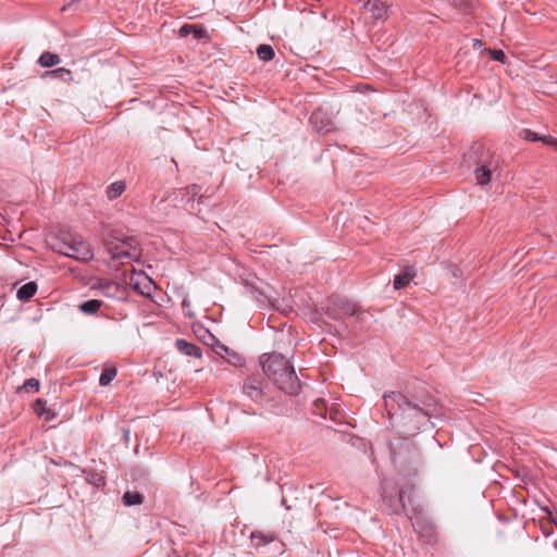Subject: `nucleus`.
Instances as JSON below:
<instances>
[{
    "label": "nucleus",
    "mask_w": 557,
    "mask_h": 557,
    "mask_svg": "<svg viewBox=\"0 0 557 557\" xmlns=\"http://www.w3.org/2000/svg\"><path fill=\"white\" fill-rule=\"evenodd\" d=\"M24 387L26 389L32 388L34 391H38L39 389V381L36 379H29L25 382Z\"/></svg>",
    "instance_id": "nucleus-26"
},
{
    "label": "nucleus",
    "mask_w": 557,
    "mask_h": 557,
    "mask_svg": "<svg viewBox=\"0 0 557 557\" xmlns=\"http://www.w3.org/2000/svg\"><path fill=\"white\" fill-rule=\"evenodd\" d=\"M131 285L141 296H150L156 288L152 280L143 272L132 275Z\"/></svg>",
    "instance_id": "nucleus-6"
},
{
    "label": "nucleus",
    "mask_w": 557,
    "mask_h": 557,
    "mask_svg": "<svg viewBox=\"0 0 557 557\" xmlns=\"http://www.w3.org/2000/svg\"><path fill=\"white\" fill-rule=\"evenodd\" d=\"M117 371L113 367H107L103 369L99 377V384L101 386H108L116 376Z\"/></svg>",
    "instance_id": "nucleus-16"
},
{
    "label": "nucleus",
    "mask_w": 557,
    "mask_h": 557,
    "mask_svg": "<svg viewBox=\"0 0 557 557\" xmlns=\"http://www.w3.org/2000/svg\"><path fill=\"white\" fill-rule=\"evenodd\" d=\"M329 314L334 319L344 320L346 318L356 317L357 320H362L366 315L360 311L356 304L339 297H332L327 307Z\"/></svg>",
    "instance_id": "nucleus-4"
},
{
    "label": "nucleus",
    "mask_w": 557,
    "mask_h": 557,
    "mask_svg": "<svg viewBox=\"0 0 557 557\" xmlns=\"http://www.w3.org/2000/svg\"><path fill=\"white\" fill-rule=\"evenodd\" d=\"M481 45V41L479 39H475L474 40V46H480Z\"/></svg>",
    "instance_id": "nucleus-33"
},
{
    "label": "nucleus",
    "mask_w": 557,
    "mask_h": 557,
    "mask_svg": "<svg viewBox=\"0 0 557 557\" xmlns=\"http://www.w3.org/2000/svg\"><path fill=\"white\" fill-rule=\"evenodd\" d=\"M125 190V183L122 181L114 182L110 184L107 188V196L109 199L113 200L120 197Z\"/></svg>",
    "instance_id": "nucleus-15"
},
{
    "label": "nucleus",
    "mask_w": 557,
    "mask_h": 557,
    "mask_svg": "<svg viewBox=\"0 0 557 557\" xmlns=\"http://www.w3.org/2000/svg\"><path fill=\"white\" fill-rule=\"evenodd\" d=\"M363 9L375 21L384 20L387 14V7L381 0H366Z\"/></svg>",
    "instance_id": "nucleus-7"
},
{
    "label": "nucleus",
    "mask_w": 557,
    "mask_h": 557,
    "mask_svg": "<svg viewBox=\"0 0 557 557\" xmlns=\"http://www.w3.org/2000/svg\"><path fill=\"white\" fill-rule=\"evenodd\" d=\"M261 366L264 374L284 393L296 395L300 391L295 369L282 354L262 356Z\"/></svg>",
    "instance_id": "nucleus-2"
},
{
    "label": "nucleus",
    "mask_w": 557,
    "mask_h": 557,
    "mask_svg": "<svg viewBox=\"0 0 557 557\" xmlns=\"http://www.w3.org/2000/svg\"><path fill=\"white\" fill-rule=\"evenodd\" d=\"M194 28H195V25L185 24L181 27L180 32L182 35H187V34H190Z\"/></svg>",
    "instance_id": "nucleus-27"
},
{
    "label": "nucleus",
    "mask_w": 557,
    "mask_h": 557,
    "mask_svg": "<svg viewBox=\"0 0 557 557\" xmlns=\"http://www.w3.org/2000/svg\"><path fill=\"white\" fill-rule=\"evenodd\" d=\"M113 258L119 259L122 263L126 261H131L133 259L132 255L128 251H121L113 256Z\"/></svg>",
    "instance_id": "nucleus-24"
},
{
    "label": "nucleus",
    "mask_w": 557,
    "mask_h": 557,
    "mask_svg": "<svg viewBox=\"0 0 557 557\" xmlns=\"http://www.w3.org/2000/svg\"><path fill=\"white\" fill-rule=\"evenodd\" d=\"M47 74H55V75L62 76L63 74H70V71H67V70H65L63 67H60V69H57L54 71H50Z\"/></svg>",
    "instance_id": "nucleus-28"
},
{
    "label": "nucleus",
    "mask_w": 557,
    "mask_h": 557,
    "mask_svg": "<svg viewBox=\"0 0 557 557\" xmlns=\"http://www.w3.org/2000/svg\"><path fill=\"white\" fill-rule=\"evenodd\" d=\"M406 491L405 490H401L399 492V500L401 503V507L406 510V502H405V497H406Z\"/></svg>",
    "instance_id": "nucleus-30"
},
{
    "label": "nucleus",
    "mask_w": 557,
    "mask_h": 557,
    "mask_svg": "<svg viewBox=\"0 0 557 557\" xmlns=\"http://www.w3.org/2000/svg\"><path fill=\"white\" fill-rule=\"evenodd\" d=\"M541 141H543V143H545V144H549V145H554V144H556V140H555L553 137H550V136H547V137H546V136H544V137H542Z\"/></svg>",
    "instance_id": "nucleus-31"
},
{
    "label": "nucleus",
    "mask_w": 557,
    "mask_h": 557,
    "mask_svg": "<svg viewBox=\"0 0 557 557\" xmlns=\"http://www.w3.org/2000/svg\"><path fill=\"white\" fill-rule=\"evenodd\" d=\"M243 394L256 404L265 397V384L259 374L248 376L243 384Z\"/></svg>",
    "instance_id": "nucleus-5"
},
{
    "label": "nucleus",
    "mask_w": 557,
    "mask_h": 557,
    "mask_svg": "<svg viewBox=\"0 0 557 557\" xmlns=\"http://www.w3.org/2000/svg\"><path fill=\"white\" fill-rule=\"evenodd\" d=\"M38 63L44 67H52L60 63V57L57 53L46 51L39 57Z\"/></svg>",
    "instance_id": "nucleus-14"
},
{
    "label": "nucleus",
    "mask_w": 557,
    "mask_h": 557,
    "mask_svg": "<svg viewBox=\"0 0 557 557\" xmlns=\"http://www.w3.org/2000/svg\"><path fill=\"white\" fill-rule=\"evenodd\" d=\"M257 55L262 61H270L274 58V50L269 45H260L257 48Z\"/></svg>",
    "instance_id": "nucleus-19"
},
{
    "label": "nucleus",
    "mask_w": 557,
    "mask_h": 557,
    "mask_svg": "<svg viewBox=\"0 0 557 557\" xmlns=\"http://www.w3.org/2000/svg\"><path fill=\"white\" fill-rule=\"evenodd\" d=\"M35 411L38 416L44 417L46 420H52L54 418V412L46 407V403L41 399H38L35 405Z\"/></svg>",
    "instance_id": "nucleus-18"
},
{
    "label": "nucleus",
    "mask_w": 557,
    "mask_h": 557,
    "mask_svg": "<svg viewBox=\"0 0 557 557\" xmlns=\"http://www.w3.org/2000/svg\"><path fill=\"white\" fill-rule=\"evenodd\" d=\"M383 398L388 414H399L408 433L413 435L430 423L433 410L418 407L399 393L386 394Z\"/></svg>",
    "instance_id": "nucleus-1"
},
{
    "label": "nucleus",
    "mask_w": 557,
    "mask_h": 557,
    "mask_svg": "<svg viewBox=\"0 0 557 557\" xmlns=\"http://www.w3.org/2000/svg\"><path fill=\"white\" fill-rule=\"evenodd\" d=\"M416 271L413 268L407 267L404 269V271L395 276L394 280V288L400 289L406 287L410 281L414 277Z\"/></svg>",
    "instance_id": "nucleus-10"
},
{
    "label": "nucleus",
    "mask_w": 557,
    "mask_h": 557,
    "mask_svg": "<svg viewBox=\"0 0 557 557\" xmlns=\"http://www.w3.org/2000/svg\"><path fill=\"white\" fill-rule=\"evenodd\" d=\"M49 246L53 251L77 261L87 262L94 257V251L89 244L75 234L65 233L51 237Z\"/></svg>",
    "instance_id": "nucleus-3"
},
{
    "label": "nucleus",
    "mask_w": 557,
    "mask_h": 557,
    "mask_svg": "<svg viewBox=\"0 0 557 557\" xmlns=\"http://www.w3.org/2000/svg\"><path fill=\"white\" fill-rule=\"evenodd\" d=\"M524 138L531 141H541L542 136H539L536 133L525 129L524 131Z\"/></svg>",
    "instance_id": "nucleus-25"
},
{
    "label": "nucleus",
    "mask_w": 557,
    "mask_h": 557,
    "mask_svg": "<svg viewBox=\"0 0 557 557\" xmlns=\"http://www.w3.org/2000/svg\"><path fill=\"white\" fill-rule=\"evenodd\" d=\"M175 346H176L177 350L185 356H190V357H196V358H199L201 356L200 347H198L191 343H188L185 339H177L175 343Z\"/></svg>",
    "instance_id": "nucleus-9"
},
{
    "label": "nucleus",
    "mask_w": 557,
    "mask_h": 557,
    "mask_svg": "<svg viewBox=\"0 0 557 557\" xmlns=\"http://www.w3.org/2000/svg\"><path fill=\"white\" fill-rule=\"evenodd\" d=\"M37 292V284L28 282L17 289L16 297L21 301H28Z\"/></svg>",
    "instance_id": "nucleus-11"
},
{
    "label": "nucleus",
    "mask_w": 557,
    "mask_h": 557,
    "mask_svg": "<svg viewBox=\"0 0 557 557\" xmlns=\"http://www.w3.org/2000/svg\"><path fill=\"white\" fill-rule=\"evenodd\" d=\"M123 503L125 506H135L143 503V496L136 492H126L123 495Z\"/></svg>",
    "instance_id": "nucleus-20"
},
{
    "label": "nucleus",
    "mask_w": 557,
    "mask_h": 557,
    "mask_svg": "<svg viewBox=\"0 0 557 557\" xmlns=\"http://www.w3.org/2000/svg\"><path fill=\"white\" fill-rule=\"evenodd\" d=\"M183 306H184V307L189 306L188 300H187L186 298L183 300Z\"/></svg>",
    "instance_id": "nucleus-32"
},
{
    "label": "nucleus",
    "mask_w": 557,
    "mask_h": 557,
    "mask_svg": "<svg viewBox=\"0 0 557 557\" xmlns=\"http://www.w3.org/2000/svg\"><path fill=\"white\" fill-rule=\"evenodd\" d=\"M191 33H194V36H195L196 38H202V36H203V34H205L203 29H201V28H199V27H197V26H195V28L193 29V32H191Z\"/></svg>",
    "instance_id": "nucleus-29"
},
{
    "label": "nucleus",
    "mask_w": 557,
    "mask_h": 557,
    "mask_svg": "<svg viewBox=\"0 0 557 557\" xmlns=\"http://www.w3.org/2000/svg\"><path fill=\"white\" fill-rule=\"evenodd\" d=\"M251 540L253 541L256 546L265 545L273 541V537L271 535H265L262 533H252Z\"/></svg>",
    "instance_id": "nucleus-21"
},
{
    "label": "nucleus",
    "mask_w": 557,
    "mask_h": 557,
    "mask_svg": "<svg viewBox=\"0 0 557 557\" xmlns=\"http://www.w3.org/2000/svg\"><path fill=\"white\" fill-rule=\"evenodd\" d=\"M103 295L109 298H122L123 289L119 283L110 282L107 283L103 287Z\"/></svg>",
    "instance_id": "nucleus-12"
},
{
    "label": "nucleus",
    "mask_w": 557,
    "mask_h": 557,
    "mask_svg": "<svg viewBox=\"0 0 557 557\" xmlns=\"http://www.w3.org/2000/svg\"><path fill=\"white\" fill-rule=\"evenodd\" d=\"M412 525L422 536H429L431 534V528L429 525H421L418 519L412 522Z\"/></svg>",
    "instance_id": "nucleus-22"
},
{
    "label": "nucleus",
    "mask_w": 557,
    "mask_h": 557,
    "mask_svg": "<svg viewBox=\"0 0 557 557\" xmlns=\"http://www.w3.org/2000/svg\"><path fill=\"white\" fill-rule=\"evenodd\" d=\"M310 122L318 132H330L333 128L332 119L322 110L313 111Z\"/></svg>",
    "instance_id": "nucleus-8"
},
{
    "label": "nucleus",
    "mask_w": 557,
    "mask_h": 557,
    "mask_svg": "<svg viewBox=\"0 0 557 557\" xmlns=\"http://www.w3.org/2000/svg\"><path fill=\"white\" fill-rule=\"evenodd\" d=\"M493 60L504 63L506 55L503 50H487Z\"/></svg>",
    "instance_id": "nucleus-23"
},
{
    "label": "nucleus",
    "mask_w": 557,
    "mask_h": 557,
    "mask_svg": "<svg viewBox=\"0 0 557 557\" xmlns=\"http://www.w3.org/2000/svg\"><path fill=\"white\" fill-rule=\"evenodd\" d=\"M102 306V301L98 299H89L82 302L78 308L85 314H94L96 313L100 307Z\"/></svg>",
    "instance_id": "nucleus-13"
},
{
    "label": "nucleus",
    "mask_w": 557,
    "mask_h": 557,
    "mask_svg": "<svg viewBox=\"0 0 557 557\" xmlns=\"http://www.w3.org/2000/svg\"><path fill=\"white\" fill-rule=\"evenodd\" d=\"M474 174L475 180L480 185L487 184L491 181V170L485 165L475 169Z\"/></svg>",
    "instance_id": "nucleus-17"
}]
</instances>
